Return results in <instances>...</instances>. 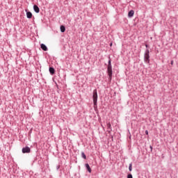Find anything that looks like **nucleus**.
I'll return each instance as SVG.
<instances>
[{
	"label": "nucleus",
	"instance_id": "nucleus-1",
	"mask_svg": "<svg viewBox=\"0 0 178 178\" xmlns=\"http://www.w3.org/2000/svg\"><path fill=\"white\" fill-rule=\"evenodd\" d=\"M108 59L109 60L107 65V74L108 76V82L111 83L112 81L113 71L112 70V59H111V57H108Z\"/></svg>",
	"mask_w": 178,
	"mask_h": 178
},
{
	"label": "nucleus",
	"instance_id": "nucleus-2",
	"mask_svg": "<svg viewBox=\"0 0 178 178\" xmlns=\"http://www.w3.org/2000/svg\"><path fill=\"white\" fill-rule=\"evenodd\" d=\"M92 99H93V108L95 111H97V109L98 108V106L97 105V102H98V92H97V89H95L93 90Z\"/></svg>",
	"mask_w": 178,
	"mask_h": 178
},
{
	"label": "nucleus",
	"instance_id": "nucleus-3",
	"mask_svg": "<svg viewBox=\"0 0 178 178\" xmlns=\"http://www.w3.org/2000/svg\"><path fill=\"white\" fill-rule=\"evenodd\" d=\"M144 60L146 63H149V49H148L145 52Z\"/></svg>",
	"mask_w": 178,
	"mask_h": 178
},
{
	"label": "nucleus",
	"instance_id": "nucleus-4",
	"mask_svg": "<svg viewBox=\"0 0 178 178\" xmlns=\"http://www.w3.org/2000/svg\"><path fill=\"white\" fill-rule=\"evenodd\" d=\"M31 149L29 146L22 148V154H30Z\"/></svg>",
	"mask_w": 178,
	"mask_h": 178
},
{
	"label": "nucleus",
	"instance_id": "nucleus-5",
	"mask_svg": "<svg viewBox=\"0 0 178 178\" xmlns=\"http://www.w3.org/2000/svg\"><path fill=\"white\" fill-rule=\"evenodd\" d=\"M26 12V17L27 19H31L33 17V13L29 11V10H25Z\"/></svg>",
	"mask_w": 178,
	"mask_h": 178
},
{
	"label": "nucleus",
	"instance_id": "nucleus-6",
	"mask_svg": "<svg viewBox=\"0 0 178 178\" xmlns=\"http://www.w3.org/2000/svg\"><path fill=\"white\" fill-rule=\"evenodd\" d=\"M40 48L41 49H42V51H48V47H47V45H45L43 43L40 44Z\"/></svg>",
	"mask_w": 178,
	"mask_h": 178
},
{
	"label": "nucleus",
	"instance_id": "nucleus-7",
	"mask_svg": "<svg viewBox=\"0 0 178 178\" xmlns=\"http://www.w3.org/2000/svg\"><path fill=\"white\" fill-rule=\"evenodd\" d=\"M33 10L35 12V13H40V7H38V6L35 4L33 6Z\"/></svg>",
	"mask_w": 178,
	"mask_h": 178
},
{
	"label": "nucleus",
	"instance_id": "nucleus-8",
	"mask_svg": "<svg viewBox=\"0 0 178 178\" xmlns=\"http://www.w3.org/2000/svg\"><path fill=\"white\" fill-rule=\"evenodd\" d=\"M107 129H108L107 131L110 134L111 131H112V125L111 124V122H108L107 124Z\"/></svg>",
	"mask_w": 178,
	"mask_h": 178
},
{
	"label": "nucleus",
	"instance_id": "nucleus-9",
	"mask_svg": "<svg viewBox=\"0 0 178 178\" xmlns=\"http://www.w3.org/2000/svg\"><path fill=\"white\" fill-rule=\"evenodd\" d=\"M49 72L50 74L54 75L55 74V68L54 67H49Z\"/></svg>",
	"mask_w": 178,
	"mask_h": 178
},
{
	"label": "nucleus",
	"instance_id": "nucleus-10",
	"mask_svg": "<svg viewBox=\"0 0 178 178\" xmlns=\"http://www.w3.org/2000/svg\"><path fill=\"white\" fill-rule=\"evenodd\" d=\"M85 166L89 173H91V172H92V170H91V167H90V164L86 163Z\"/></svg>",
	"mask_w": 178,
	"mask_h": 178
},
{
	"label": "nucleus",
	"instance_id": "nucleus-11",
	"mask_svg": "<svg viewBox=\"0 0 178 178\" xmlns=\"http://www.w3.org/2000/svg\"><path fill=\"white\" fill-rule=\"evenodd\" d=\"M134 16V10H131L128 13V17H133Z\"/></svg>",
	"mask_w": 178,
	"mask_h": 178
},
{
	"label": "nucleus",
	"instance_id": "nucleus-12",
	"mask_svg": "<svg viewBox=\"0 0 178 178\" xmlns=\"http://www.w3.org/2000/svg\"><path fill=\"white\" fill-rule=\"evenodd\" d=\"M60 30L61 33H65L66 31V27L65 26V25H61L60 26Z\"/></svg>",
	"mask_w": 178,
	"mask_h": 178
},
{
	"label": "nucleus",
	"instance_id": "nucleus-13",
	"mask_svg": "<svg viewBox=\"0 0 178 178\" xmlns=\"http://www.w3.org/2000/svg\"><path fill=\"white\" fill-rule=\"evenodd\" d=\"M129 172H131V170H133V163H131L129 164Z\"/></svg>",
	"mask_w": 178,
	"mask_h": 178
},
{
	"label": "nucleus",
	"instance_id": "nucleus-14",
	"mask_svg": "<svg viewBox=\"0 0 178 178\" xmlns=\"http://www.w3.org/2000/svg\"><path fill=\"white\" fill-rule=\"evenodd\" d=\"M81 156L83 159H87V156H86V154L84 153V152H81Z\"/></svg>",
	"mask_w": 178,
	"mask_h": 178
},
{
	"label": "nucleus",
	"instance_id": "nucleus-15",
	"mask_svg": "<svg viewBox=\"0 0 178 178\" xmlns=\"http://www.w3.org/2000/svg\"><path fill=\"white\" fill-rule=\"evenodd\" d=\"M127 178H133V175H131V173H129V174L127 175Z\"/></svg>",
	"mask_w": 178,
	"mask_h": 178
},
{
	"label": "nucleus",
	"instance_id": "nucleus-16",
	"mask_svg": "<svg viewBox=\"0 0 178 178\" xmlns=\"http://www.w3.org/2000/svg\"><path fill=\"white\" fill-rule=\"evenodd\" d=\"M145 133L146 136H148V130H146Z\"/></svg>",
	"mask_w": 178,
	"mask_h": 178
},
{
	"label": "nucleus",
	"instance_id": "nucleus-17",
	"mask_svg": "<svg viewBox=\"0 0 178 178\" xmlns=\"http://www.w3.org/2000/svg\"><path fill=\"white\" fill-rule=\"evenodd\" d=\"M149 148H150V151H151V152H152V145H150V146H149Z\"/></svg>",
	"mask_w": 178,
	"mask_h": 178
},
{
	"label": "nucleus",
	"instance_id": "nucleus-18",
	"mask_svg": "<svg viewBox=\"0 0 178 178\" xmlns=\"http://www.w3.org/2000/svg\"><path fill=\"white\" fill-rule=\"evenodd\" d=\"M60 165H57L56 168H57V170H58V169H60Z\"/></svg>",
	"mask_w": 178,
	"mask_h": 178
},
{
	"label": "nucleus",
	"instance_id": "nucleus-19",
	"mask_svg": "<svg viewBox=\"0 0 178 178\" xmlns=\"http://www.w3.org/2000/svg\"><path fill=\"white\" fill-rule=\"evenodd\" d=\"M170 65H172H172H173V60H171Z\"/></svg>",
	"mask_w": 178,
	"mask_h": 178
},
{
	"label": "nucleus",
	"instance_id": "nucleus-20",
	"mask_svg": "<svg viewBox=\"0 0 178 178\" xmlns=\"http://www.w3.org/2000/svg\"><path fill=\"white\" fill-rule=\"evenodd\" d=\"M145 45L146 48H148L149 46L147 44H145Z\"/></svg>",
	"mask_w": 178,
	"mask_h": 178
},
{
	"label": "nucleus",
	"instance_id": "nucleus-21",
	"mask_svg": "<svg viewBox=\"0 0 178 178\" xmlns=\"http://www.w3.org/2000/svg\"><path fill=\"white\" fill-rule=\"evenodd\" d=\"M111 47H112V43L110 44Z\"/></svg>",
	"mask_w": 178,
	"mask_h": 178
},
{
	"label": "nucleus",
	"instance_id": "nucleus-22",
	"mask_svg": "<svg viewBox=\"0 0 178 178\" xmlns=\"http://www.w3.org/2000/svg\"><path fill=\"white\" fill-rule=\"evenodd\" d=\"M129 138H131V136H129Z\"/></svg>",
	"mask_w": 178,
	"mask_h": 178
}]
</instances>
